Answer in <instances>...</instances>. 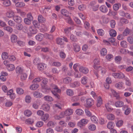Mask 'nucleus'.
<instances>
[{
	"instance_id": "nucleus-63",
	"label": "nucleus",
	"mask_w": 133,
	"mask_h": 133,
	"mask_svg": "<svg viewBox=\"0 0 133 133\" xmlns=\"http://www.w3.org/2000/svg\"><path fill=\"white\" fill-rule=\"evenodd\" d=\"M59 56L62 59H64L66 57L65 53L63 51H61L59 52Z\"/></svg>"
},
{
	"instance_id": "nucleus-34",
	"label": "nucleus",
	"mask_w": 133,
	"mask_h": 133,
	"mask_svg": "<svg viewBox=\"0 0 133 133\" xmlns=\"http://www.w3.org/2000/svg\"><path fill=\"white\" fill-rule=\"evenodd\" d=\"M1 57L3 60L8 59L9 57V55L8 53L6 52H3L1 55Z\"/></svg>"
},
{
	"instance_id": "nucleus-11",
	"label": "nucleus",
	"mask_w": 133,
	"mask_h": 133,
	"mask_svg": "<svg viewBox=\"0 0 133 133\" xmlns=\"http://www.w3.org/2000/svg\"><path fill=\"white\" fill-rule=\"evenodd\" d=\"M42 109L44 111L47 112L49 111L50 107L49 104L47 103H44L42 105Z\"/></svg>"
},
{
	"instance_id": "nucleus-5",
	"label": "nucleus",
	"mask_w": 133,
	"mask_h": 133,
	"mask_svg": "<svg viewBox=\"0 0 133 133\" xmlns=\"http://www.w3.org/2000/svg\"><path fill=\"white\" fill-rule=\"evenodd\" d=\"M122 110L124 111V114L126 115L130 114L131 111V108L129 107L127 105H124L123 107Z\"/></svg>"
},
{
	"instance_id": "nucleus-25",
	"label": "nucleus",
	"mask_w": 133,
	"mask_h": 133,
	"mask_svg": "<svg viewBox=\"0 0 133 133\" xmlns=\"http://www.w3.org/2000/svg\"><path fill=\"white\" fill-rule=\"evenodd\" d=\"M2 4L4 6L7 7L11 5V3L10 0H5L3 1Z\"/></svg>"
},
{
	"instance_id": "nucleus-37",
	"label": "nucleus",
	"mask_w": 133,
	"mask_h": 133,
	"mask_svg": "<svg viewBox=\"0 0 133 133\" xmlns=\"http://www.w3.org/2000/svg\"><path fill=\"white\" fill-rule=\"evenodd\" d=\"M25 5V4L22 2H17L15 4L16 7L19 8L24 6Z\"/></svg>"
},
{
	"instance_id": "nucleus-44",
	"label": "nucleus",
	"mask_w": 133,
	"mask_h": 133,
	"mask_svg": "<svg viewBox=\"0 0 133 133\" xmlns=\"http://www.w3.org/2000/svg\"><path fill=\"white\" fill-rule=\"evenodd\" d=\"M88 128L89 130L94 131L96 129V127L94 124H91L89 126Z\"/></svg>"
},
{
	"instance_id": "nucleus-47",
	"label": "nucleus",
	"mask_w": 133,
	"mask_h": 133,
	"mask_svg": "<svg viewBox=\"0 0 133 133\" xmlns=\"http://www.w3.org/2000/svg\"><path fill=\"white\" fill-rule=\"evenodd\" d=\"M66 93L67 94L70 96H72L74 94V92L71 89H68L66 90Z\"/></svg>"
},
{
	"instance_id": "nucleus-38",
	"label": "nucleus",
	"mask_w": 133,
	"mask_h": 133,
	"mask_svg": "<svg viewBox=\"0 0 133 133\" xmlns=\"http://www.w3.org/2000/svg\"><path fill=\"white\" fill-rule=\"evenodd\" d=\"M3 29L7 31L10 33H12L13 31V29L9 26H5L3 28Z\"/></svg>"
},
{
	"instance_id": "nucleus-2",
	"label": "nucleus",
	"mask_w": 133,
	"mask_h": 133,
	"mask_svg": "<svg viewBox=\"0 0 133 133\" xmlns=\"http://www.w3.org/2000/svg\"><path fill=\"white\" fill-rule=\"evenodd\" d=\"M89 120L87 119L83 118L81 119L77 123V126L81 128L87 124L89 122Z\"/></svg>"
},
{
	"instance_id": "nucleus-13",
	"label": "nucleus",
	"mask_w": 133,
	"mask_h": 133,
	"mask_svg": "<svg viewBox=\"0 0 133 133\" xmlns=\"http://www.w3.org/2000/svg\"><path fill=\"white\" fill-rule=\"evenodd\" d=\"M124 105L123 102L121 101H118L115 102V106L117 108H121Z\"/></svg>"
},
{
	"instance_id": "nucleus-22",
	"label": "nucleus",
	"mask_w": 133,
	"mask_h": 133,
	"mask_svg": "<svg viewBox=\"0 0 133 133\" xmlns=\"http://www.w3.org/2000/svg\"><path fill=\"white\" fill-rule=\"evenodd\" d=\"M44 37V35L41 34H39L36 36V38L38 41H41Z\"/></svg>"
},
{
	"instance_id": "nucleus-43",
	"label": "nucleus",
	"mask_w": 133,
	"mask_h": 133,
	"mask_svg": "<svg viewBox=\"0 0 133 133\" xmlns=\"http://www.w3.org/2000/svg\"><path fill=\"white\" fill-rule=\"evenodd\" d=\"M8 70L9 71H12L15 69V67L13 64H9L6 67Z\"/></svg>"
},
{
	"instance_id": "nucleus-12",
	"label": "nucleus",
	"mask_w": 133,
	"mask_h": 133,
	"mask_svg": "<svg viewBox=\"0 0 133 133\" xmlns=\"http://www.w3.org/2000/svg\"><path fill=\"white\" fill-rule=\"evenodd\" d=\"M13 19L16 22L18 23H20L22 21V19L20 16H19L14 15Z\"/></svg>"
},
{
	"instance_id": "nucleus-30",
	"label": "nucleus",
	"mask_w": 133,
	"mask_h": 133,
	"mask_svg": "<svg viewBox=\"0 0 133 133\" xmlns=\"http://www.w3.org/2000/svg\"><path fill=\"white\" fill-rule=\"evenodd\" d=\"M91 121L95 123H98V118L94 115H93L91 117Z\"/></svg>"
},
{
	"instance_id": "nucleus-50",
	"label": "nucleus",
	"mask_w": 133,
	"mask_h": 133,
	"mask_svg": "<svg viewBox=\"0 0 133 133\" xmlns=\"http://www.w3.org/2000/svg\"><path fill=\"white\" fill-rule=\"evenodd\" d=\"M24 114L25 116L28 117L31 115L32 112L30 110H27L24 111Z\"/></svg>"
},
{
	"instance_id": "nucleus-62",
	"label": "nucleus",
	"mask_w": 133,
	"mask_h": 133,
	"mask_svg": "<svg viewBox=\"0 0 133 133\" xmlns=\"http://www.w3.org/2000/svg\"><path fill=\"white\" fill-rule=\"evenodd\" d=\"M97 32L98 35L101 36H102L104 34V31L101 29H98L97 31Z\"/></svg>"
},
{
	"instance_id": "nucleus-55",
	"label": "nucleus",
	"mask_w": 133,
	"mask_h": 133,
	"mask_svg": "<svg viewBox=\"0 0 133 133\" xmlns=\"http://www.w3.org/2000/svg\"><path fill=\"white\" fill-rule=\"evenodd\" d=\"M27 75L25 73H22L21 74L20 78L22 81L25 80L27 78Z\"/></svg>"
},
{
	"instance_id": "nucleus-36",
	"label": "nucleus",
	"mask_w": 133,
	"mask_h": 133,
	"mask_svg": "<svg viewBox=\"0 0 133 133\" xmlns=\"http://www.w3.org/2000/svg\"><path fill=\"white\" fill-rule=\"evenodd\" d=\"M115 125L114 123L112 122H108L107 125V127L109 129H111L113 128Z\"/></svg>"
},
{
	"instance_id": "nucleus-31",
	"label": "nucleus",
	"mask_w": 133,
	"mask_h": 133,
	"mask_svg": "<svg viewBox=\"0 0 133 133\" xmlns=\"http://www.w3.org/2000/svg\"><path fill=\"white\" fill-rule=\"evenodd\" d=\"M88 81V78L86 76H84L81 78V82L82 84L85 85L87 83Z\"/></svg>"
},
{
	"instance_id": "nucleus-61",
	"label": "nucleus",
	"mask_w": 133,
	"mask_h": 133,
	"mask_svg": "<svg viewBox=\"0 0 133 133\" xmlns=\"http://www.w3.org/2000/svg\"><path fill=\"white\" fill-rule=\"evenodd\" d=\"M123 121L122 120L118 121L116 123V125L118 127H121L123 124Z\"/></svg>"
},
{
	"instance_id": "nucleus-32",
	"label": "nucleus",
	"mask_w": 133,
	"mask_h": 133,
	"mask_svg": "<svg viewBox=\"0 0 133 133\" xmlns=\"http://www.w3.org/2000/svg\"><path fill=\"white\" fill-rule=\"evenodd\" d=\"M75 112L77 115L79 116H81L83 114L84 112L82 109H78L76 110Z\"/></svg>"
},
{
	"instance_id": "nucleus-40",
	"label": "nucleus",
	"mask_w": 133,
	"mask_h": 133,
	"mask_svg": "<svg viewBox=\"0 0 133 133\" xmlns=\"http://www.w3.org/2000/svg\"><path fill=\"white\" fill-rule=\"evenodd\" d=\"M109 34L110 36L113 37H115L117 33L115 30L112 29L110 31Z\"/></svg>"
},
{
	"instance_id": "nucleus-54",
	"label": "nucleus",
	"mask_w": 133,
	"mask_h": 133,
	"mask_svg": "<svg viewBox=\"0 0 133 133\" xmlns=\"http://www.w3.org/2000/svg\"><path fill=\"white\" fill-rule=\"evenodd\" d=\"M44 37L50 40H52L53 39V37L52 35H49L47 33L44 34Z\"/></svg>"
},
{
	"instance_id": "nucleus-33",
	"label": "nucleus",
	"mask_w": 133,
	"mask_h": 133,
	"mask_svg": "<svg viewBox=\"0 0 133 133\" xmlns=\"http://www.w3.org/2000/svg\"><path fill=\"white\" fill-rule=\"evenodd\" d=\"M38 19L39 22L41 23L44 22L45 21V18L41 15H38Z\"/></svg>"
},
{
	"instance_id": "nucleus-60",
	"label": "nucleus",
	"mask_w": 133,
	"mask_h": 133,
	"mask_svg": "<svg viewBox=\"0 0 133 133\" xmlns=\"http://www.w3.org/2000/svg\"><path fill=\"white\" fill-rule=\"evenodd\" d=\"M33 24L34 26L36 28H39V23L36 21L34 20L33 21Z\"/></svg>"
},
{
	"instance_id": "nucleus-19",
	"label": "nucleus",
	"mask_w": 133,
	"mask_h": 133,
	"mask_svg": "<svg viewBox=\"0 0 133 133\" xmlns=\"http://www.w3.org/2000/svg\"><path fill=\"white\" fill-rule=\"evenodd\" d=\"M33 95L34 97L37 98H40L43 96L42 94L37 91L34 92H33Z\"/></svg>"
},
{
	"instance_id": "nucleus-53",
	"label": "nucleus",
	"mask_w": 133,
	"mask_h": 133,
	"mask_svg": "<svg viewBox=\"0 0 133 133\" xmlns=\"http://www.w3.org/2000/svg\"><path fill=\"white\" fill-rule=\"evenodd\" d=\"M31 98L30 96L29 95H26L25 98V101L27 103H29L30 102Z\"/></svg>"
},
{
	"instance_id": "nucleus-51",
	"label": "nucleus",
	"mask_w": 133,
	"mask_h": 133,
	"mask_svg": "<svg viewBox=\"0 0 133 133\" xmlns=\"http://www.w3.org/2000/svg\"><path fill=\"white\" fill-rule=\"evenodd\" d=\"M122 60V58L120 56H116L115 58V62L119 64Z\"/></svg>"
},
{
	"instance_id": "nucleus-21",
	"label": "nucleus",
	"mask_w": 133,
	"mask_h": 133,
	"mask_svg": "<svg viewBox=\"0 0 133 133\" xmlns=\"http://www.w3.org/2000/svg\"><path fill=\"white\" fill-rule=\"evenodd\" d=\"M111 91L112 94L116 98V99H119L120 98V97L119 94L115 91V90L111 89Z\"/></svg>"
},
{
	"instance_id": "nucleus-14",
	"label": "nucleus",
	"mask_w": 133,
	"mask_h": 133,
	"mask_svg": "<svg viewBox=\"0 0 133 133\" xmlns=\"http://www.w3.org/2000/svg\"><path fill=\"white\" fill-rule=\"evenodd\" d=\"M73 112L74 111L72 109L68 108L64 111V114L65 116H69L72 115Z\"/></svg>"
},
{
	"instance_id": "nucleus-17",
	"label": "nucleus",
	"mask_w": 133,
	"mask_h": 133,
	"mask_svg": "<svg viewBox=\"0 0 133 133\" xmlns=\"http://www.w3.org/2000/svg\"><path fill=\"white\" fill-rule=\"evenodd\" d=\"M15 15V13L12 10H10L6 14V16L7 17L11 18L13 17Z\"/></svg>"
},
{
	"instance_id": "nucleus-8",
	"label": "nucleus",
	"mask_w": 133,
	"mask_h": 133,
	"mask_svg": "<svg viewBox=\"0 0 133 133\" xmlns=\"http://www.w3.org/2000/svg\"><path fill=\"white\" fill-rule=\"evenodd\" d=\"M112 75L115 78H123L125 77L124 74L122 73H114L112 74Z\"/></svg>"
},
{
	"instance_id": "nucleus-58",
	"label": "nucleus",
	"mask_w": 133,
	"mask_h": 133,
	"mask_svg": "<svg viewBox=\"0 0 133 133\" xmlns=\"http://www.w3.org/2000/svg\"><path fill=\"white\" fill-rule=\"evenodd\" d=\"M31 21L27 18H25L24 19V21L25 24L28 25H29L31 23Z\"/></svg>"
},
{
	"instance_id": "nucleus-49",
	"label": "nucleus",
	"mask_w": 133,
	"mask_h": 133,
	"mask_svg": "<svg viewBox=\"0 0 133 133\" xmlns=\"http://www.w3.org/2000/svg\"><path fill=\"white\" fill-rule=\"evenodd\" d=\"M101 55L103 56H104L106 55L107 53V49L105 48H103L101 50Z\"/></svg>"
},
{
	"instance_id": "nucleus-48",
	"label": "nucleus",
	"mask_w": 133,
	"mask_h": 133,
	"mask_svg": "<svg viewBox=\"0 0 133 133\" xmlns=\"http://www.w3.org/2000/svg\"><path fill=\"white\" fill-rule=\"evenodd\" d=\"M61 12L63 15L66 17L68 16L69 12L66 10L65 9H62L61 10Z\"/></svg>"
},
{
	"instance_id": "nucleus-39",
	"label": "nucleus",
	"mask_w": 133,
	"mask_h": 133,
	"mask_svg": "<svg viewBox=\"0 0 133 133\" xmlns=\"http://www.w3.org/2000/svg\"><path fill=\"white\" fill-rule=\"evenodd\" d=\"M76 123L75 122L70 121L68 123V125L69 127L74 128L76 125Z\"/></svg>"
},
{
	"instance_id": "nucleus-16",
	"label": "nucleus",
	"mask_w": 133,
	"mask_h": 133,
	"mask_svg": "<svg viewBox=\"0 0 133 133\" xmlns=\"http://www.w3.org/2000/svg\"><path fill=\"white\" fill-rule=\"evenodd\" d=\"M79 70L81 72L85 74L88 73L89 71L88 68L83 66L80 67L79 69Z\"/></svg>"
},
{
	"instance_id": "nucleus-42",
	"label": "nucleus",
	"mask_w": 133,
	"mask_h": 133,
	"mask_svg": "<svg viewBox=\"0 0 133 133\" xmlns=\"http://www.w3.org/2000/svg\"><path fill=\"white\" fill-rule=\"evenodd\" d=\"M17 13L19 14L21 16L24 17L26 15V13L21 10L17 9Z\"/></svg>"
},
{
	"instance_id": "nucleus-28",
	"label": "nucleus",
	"mask_w": 133,
	"mask_h": 133,
	"mask_svg": "<svg viewBox=\"0 0 133 133\" xmlns=\"http://www.w3.org/2000/svg\"><path fill=\"white\" fill-rule=\"evenodd\" d=\"M17 36L14 34L12 35L11 36V40L12 43H14L17 41Z\"/></svg>"
},
{
	"instance_id": "nucleus-29",
	"label": "nucleus",
	"mask_w": 133,
	"mask_h": 133,
	"mask_svg": "<svg viewBox=\"0 0 133 133\" xmlns=\"http://www.w3.org/2000/svg\"><path fill=\"white\" fill-rule=\"evenodd\" d=\"M23 71L22 67L19 66H17L16 69V73L21 74L22 73Z\"/></svg>"
},
{
	"instance_id": "nucleus-57",
	"label": "nucleus",
	"mask_w": 133,
	"mask_h": 133,
	"mask_svg": "<svg viewBox=\"0 0 133 133\" xmlns=\"http://www.w3.org/2000/svg\"><path fill=\"white\" fill-rule=\"evenodd\" d=\"M113 57V56L111 54H108L105 57L106 59L108 61H110L112 60Z\"/></svg>"
},
{
	"instance_id": "nucleus-7",
	"label": "nucleus",
	"mask_w": 133,
	"mask_h": 133,
	"mask_svg": "<svg viewBox=\"0 0 133 133\" xmlns=\"http://www.w3.org/2000/svg\"><path fill=\"white\" fill-rule=\"evenodd\" d=\"M115 87L117 89H123L125 88L124 82H120L117 83L115 85Z\"/></svg>"
},
{
	"instance_id": "nucleus-56",
	"label": "nucleus",
	"mask_w": 133,
	"mask_h": 133,
	"mask_svg": "<svg viewBox=\"0 0 133 133\" xmlns=\"http://www.w3.org/2000/svg\"><path fill=\"white\" fill-rule=\"evenodd\" d=\"M47 125L48 127L51 128H53L55 126L54 123L52 121H49L47 123Z\"/></svg>"
},
{
	"instance_id": "nucleus-45",
	"label": "nucleus",
	"mask_w": 133,
	"mask_h": 133,
	"mask_svg": "<svg viewBox=\"0 0 133 133\" xmlns=\"http://www.w3.org/2000/svg\"><path fill=\"white\" fill-rule=\"evenodd\" d=\"M117 15V13L116 12L112 11L111 9H109L108 13L107 14V15L110 16H115Z\"/></svg>"
},
{
	"instance_id": "nucleus-1",
	"label": "nucleus",
	"mask_w": 133,
	"mask_h": 133,
	"mask_svg": "<svg viewBox=\"0 0 133 133\" xmlns=\"http://www.w3.org/2000/svg\"><path fill=\"white\" fill-rule=\"evenodd\" d=\"M50 87V88H49L47 86L42 85V92L45 94H47L51 90L52 93L55 96L58 98L59 97V95L57 93H60L61 90L58 88L57 86L53 84H51Z\"/></svg>"
},
{
	"instance_id": "nucleus-10",
	"label": "nucleus",
	"mask_w": 133,
	"mask_h": 133,
	"mask_svg": "<svg viewBox=\"0 0 133 133\" xmlns=\"http://www.w3.org/2000/svg\"><path fill=\"white\" fill-rule=\"evenodd\" d=\"M87 106L88 107H90L94 104L93 99L91 98H88L86 100Z\"/></svg>"
},
{
	"instance_id": "nucleus-64",
	"label": "nucleus",
	"mask_w": 133,
	"mask_h": 133,
	"mask_svg": "<svg viewBox=\"0 0 133 133\" xmlns=\"http://www.w3.org/2000/svg\"><path fill=\"white\" fill-rule=\"evenodd\" d=\"M128 41L130 44H133V37L131 36L128 37L127 38Z\"/></svg>"
},
{
	"instance_id": "nucleus-59",
	"label": "nucleus",
	"mask_w": 133,
	"mask_h": 133,
	"mask_svg": "<svg viewBox=\"0 0 133 133\" xmlns=\"http://www.w3.org/2000/svg\"><path fill=\"white\" fill-rule=\"evenodd\" d=\"M80 83L78 82H76L72 83L71 84V87L72 88H75L79 86Z\"/></svg>"
},
{
	"instance_id": "nucleus-41",
	"label": "nucleus",
	"mask_w": 133,
	"mask_h": 133,
	"mask_svg": "<svg viewBox=\"0 0 133 133\" xmlns=\"http://www.w3.org/2000/svg\"><path fill=\"white\" fill-rule=\"evenodd\" d=\"M65 116L64 111V112H62L61 113L59 116H55V118L56 119H59L61 118H64Z\"/></svg>"
},
{
	"instance_id": "nucleus-4",
	"label": "nucleus",
	"mask_w": 133,
	"mask_h": 133,
	"mask_svg": "<svg viewBox=\"0 0 133 133\" xmlns=\"http://www.w3.org/2000/svg\"><path fill=\"white\" fill-rule=\"evenodd\" d=\"M37 30L35 27L30 26L29 28V30L28 34L29 37L31 36L32 35L35 34L37 33Z\"/></svg>"
},
{
	"instance_id": "nucleus-9",
	"label": "nucleus",
	"mask_w": 133,
	"mask_h": 133,
	"mask_svg": "<svg viewBox=\"0 0 133 133\" xmlns=\"http://www.w3.org/2000/svg\"><path fill=\"white\" fill-rule=\"evenodd\" d=\"M96 102V105L97 107H99L103 104V101L101 97L99 96L97 97Z\"/></svg>"
},
{
	"instance_id": "nucleus-24",
	"label": "nucleus",
	"mask_w": 133,
	"mask_h": 133,
	"mask_svg": "<svg viewBox=\"0 0 133 133\" xmlns=\"http://www.w3.org/2000/svg\"><path fill=\"white\" fill-rule=\"evenodd\" d=\"M16 93L19 95H22L24 93V90L22 88L19 87L17 88L16 89Z\"/></svg>"
},
{
	"instance_id": "nucleus-6",
	"label": "nucleus",
	"mask_w": 133,
	"mask_h": 133,
	"mask_svg": "<svg viewBox=\"0 0 133 133\" xmlns=\"http://www.w3.org/2000/svg\"><path fill=\"white\" fill-rule=\"evenodd\" d=\"M47 65L43 63H41L37 64V68L39 70L42 71L46 69Z\"/></svg>"
},
{
	"instance_id": "nucleus-20",
	"label": "nucleus",
	"mask_w": 133,
	"mask_h": 133,
	"mask_svg": "<svg viewBox=\"0 0 133 133\" xmlns=\"http://www.w3.org/2000/svg\"><path fill=\"white\" fill-rule=\"evenodd\" d=\"M99 9L103 13H106L108 12V9L105 5H101L99 8Z\"/></svg>"
},
{
	"instance_id": "nucleus-52",
	"label": "nucleus",
	"mask_w": 133,
	"mask_h": 133,
	"mask_svg": "<svg viewBox=\"0 0 133 133\" xmlns=\"http://www.w3.org/2000/svg\"><path fill=\"white\" fill-rule=\"evenodd\" d=\"M44 99L45 100L48 101H51L53 100L52 97L49 96H44Z\"/></svg>"
},
{
	"instance_id": "nucleus-46",
	"label": "nucleus",
	"mask_w": 133,
	"mask_h": 133,
	"mask_svg": "<svg viewBox=\"0 0 133 133\" xmlns=\"http://www.w3.org/2000/svg\"><path fill=\"white\" fill-rule=\"evenodd\" d=\"M102 19L103 22L105 23H107L109 21L108 18L105 16H103L102 17Z\"/></svg>"
},
{
	"instance_id": "nucleus-26",
	"label": "nucleus",
	"mask_w": 133,
	"mask_h": 133,
	"mask_svg": "<svg viewBox=\"0 0 133 133\" xmlns=\"http://www.w3.org/2000/svg\"><path fill=\"white\" fill-rule=\"evenodd\" d=\"M39 85L38 84H34L31 85L30 87V89L34 90H36L39 87Z\"/></svg>"
},
{
	"instance_id": "nucleus-27",
	"label": "nucleus",
	"mask_w": 133,
	"mask_h": 133,
	"mask_svg": "<svg viewBox=\"0 0 133 133\" xmlns=\"http://www.w3.org/2000/svg\"><path fill=\"white\" fill-rule=\"evenodd\" d=\"M107 117L108 119L110 120H113L115 119V115L111 113L108 114Z\"/></svg>"
},
{
	"instance_id": "nucleus-23",
	"label": "nucleus",
	"mask_w": 133,
	"mask_h": 133,
	"mask_svg": "<svg viewBox=\"0 0 133 133\" xmlns=\"http://www.w3.org/2000/svg\"><path fill=\"white\" fill-rule=\"evenodd\" d=\"M72 79L71 78L67 77L63 79V82L65 84H68L70 83L72 81Z\"/></svg>"
},
{
	"instance_id": "nucleus-3",
	"label": "nucleus",
	"mask_w": 133,
	"mask_h": 133,
	"mask_svg": "<svg viewBox=\"0 0 133 133\" xmlns=\"http://www.w3.org/2000/svg\"><path fill=\"white\" fill-rule=\"evenodd\" d=\"M93 67L94 69L98 70V68H101L100 66H98L100 64L99 59L98 58H95L93 61Z\"/></svg>"
},
{
	"instance_id": "nucleus-15",
	"label": "nucleus",
	"mask_w": 133,
	"mask_h": 133,
	"mask_svg": "<svg viewBox=\"0 0 133 133\" xmlns=\"http://www.w3.org/2000/svg\"><path fill=\"white\" fill-rule=\"evenodd\" d=\"M73 48L74 50L76 52L79 51L81 49L79 46L75 43H74L73 44Z\"/></svg>"
},
{
	"instance_id": "nucleus-35",
	"label": "nucleus",
	"mask_w": 133,
	"mask_h": 133,
	"mask_svg": "<svg viewBox=\"0 0 133 133\" xmlns=\"http://www.w3.org/2000/svg\"><path fill=\"white\" fill-rule=\"evenodd\" d=\"M121 6V4L120 3H116L113 5V7L114 10L117 11L119 9Z\"/></svg>"
},
{
	"instance_id": "nucleus-18",
	"label": "nucleus",
	"mask_w": 133,
	"mask_h": 133,
	"mask_svg": "<svg viewBox=\"0 0 133 133\" xmlns=\"http://www.w3.org/2000/svg\"><path fill=\"white\" fill-rule=\"evenodd\" d=\"M49 117V115L47 113L44 114L41 117V119L43 121L46 122Z\"/></svg>"
}]
</instances>
